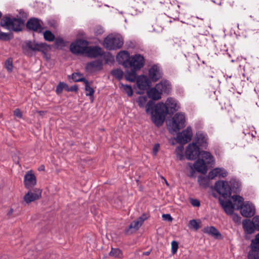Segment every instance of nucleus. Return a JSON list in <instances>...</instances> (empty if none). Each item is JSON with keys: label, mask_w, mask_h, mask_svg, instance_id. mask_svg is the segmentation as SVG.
<instances>
[{"label": "nucleus", "mask_w": 259, "mask_h": 259, "mask_svg": "<svg viewBox=\"0 0 259 259\" xmlns=\"http://www.w3.org/2000/svg\"><path fill=\"white\" fill-rule=\"evenodd\" d=\"M179 109V106L177 101L169 98L165 104L159 102L155 106L154 110L151 111L152 120L156 125L160 126L163 123L168 113H172Z\"/></svg>", "instance_id": "1"}, {"label": "nucleus", "mask_w": 259, "mask_h": 259, "mask_svg": "<svg viewBox=\"0 0 259 259\" xmlns=\"http://www.w3.org/2000/svg\"><path fill=\"white\" fill-rule=\"evenodd\" d=\"M1 25L9 30L19 31L24 26V21L20 18L5 16L1 20Z\"/></svg>", "instance_id": "2"}, {"label": "nucleus", "mask_w": 259, "mask_h": 259, "mask_svg": "<svg viewBox=\"0 0 259 259\" xmlns=\"http://www.w3.org/2000/svg\"><path fill=\"white\" fill-rule=\"evenodd\" d=\"M166 123L169 132H177L185 126V116L181 112L177 113Z\"/></svg>", "instance_id": "3"}, {"label": "nucleus", "mask_w": 259, "mask_h": 259, "mask_svg": "<svg viewBox=\"0 0 259 259\" xmlns=\"http://www.w3.org/2000/svg\"><path fill=\"white\" fill-rule=\"evenodd\" d=\"M123 45V39L119 34H109L105 38L103 45L109 50L119 49Z\"/></svg>", "instance_id": "4"}, {"label": "nucleus", "mask_w": 259, "mask_h": 259, "mask_svg": "<svg viewBox=\"0 0 259 259\" xmlns=\"http://www.w3.org/2000/svg\"><path fill=\"white\" fill-rule=\"evenodd\" d=\"M215 189L224 198L229 197L231 194V188L228 182L219 181L215 184Z\"/></svg>", "instance_id": "5"}, {"label": "nucleus", "mask_w": 259, "mask_h": 259, "mask_svg": "<svg viewBox=\"0 0 259 259\" xmlns=\"http://www.w3.org/2000/svg\"><path fill=\"white\" fill-rule=\"evenodd\" d=\"M88 45L87 40L78 39L70 45V50L74 54H84Z\"/></svg>", "instance_id": "6"}, {"label": "nucleus", "mask_w": 259, "mask_h": 259, "mask_svg": "<svg viewBox=\"0 0 259 259\" xmlns=\"http://www.w3.org/2000/svg\"><path fill=\"white\" fill-rule=\"evenodd\" d=\"M148 218V216L147 214H143L142 216L131 223L128 227L125 230V233L129 234L137 231Z\"/></svg>", "instance_id": "7"}, {"label": "nucleus", "mask_w": 259, "mask_h": 259, "mask_svg": "<svg viewBox=\"0 0 259 259\" xmlns=\"http://www.w3.org/2000/svg\"><path fill=\"white\" fill-rule=\"evenodd\" d=\"M144 65V58L139 54H136L130 57L128 63V67L136 70L140 69Z\"/></svg>", "instance_id": "8"}, {"label": "nucleus", "mask_w": 259, "mask_h": 259, "mask_svg": "<svg viewBox=\"0 0 259 259\" xmlns=\"http://www.w3.org/2000/svg\"><path fill=\"white\" fill-rule=\"evenodd\" d=\"M240 210L241 215L246 218L251 217L255 213V206L249 201L244 202Z\"/></svg>", "instance_id": "9"}, {"label": "nucleus", "mask_w": 259, "mask_h": 259, "mask_svg": "<svg viewBox=\"0 0 259 259\" xmlns=\"http://www.w3.org/2000/svg\"><path fill=\"white\" fill-rule=\"evenodd\" d=\"M251 250L248 255V259H259V233L256 235L255 239L251 243Z\"/></svg>", "instance_id": "10"}, {"label": "nucleus", "mask_w": 259, "mask_h": 259, "mask_svg": "<svg viewBox=\"0 0 259 259\" xmlns=\"http://www.w3.org/2000/svg\"><path fill=\"white\" fill-rule=\"evenodd\" d=\"M192 137V128L191 127L188 126L185 130L177 135L176 141L180 144H186L191 140Z\"/></svg>", "instance_id": "11"}, {"label": "nucleus", "mask_w": 259, "mask_h": 259, "mask_svg": "<svg viewBox=\"0 0 259 259\" xmlns=\"http://www.w3.org/2000/svg\"><path fill=\"white\" fill-rule=\"evenodd\" d=\"M148 98L146 96H140L136 100L140 108H146V111L149 113L153 109H154V102L150 100L147 102Z\"/></svg>", "instance_id": "12"}, {"label": "nucleus", "mask_w": 259, "mask_h": 259, "mask_svg": "<svg viewBox=\"0 0 259 259\" xmlns=\"http://www.w3.org/2000/svg\"><path fill=\"white\" fill-rule=\"evenodd\" d=\"M200 152L199 147L196 144L192 143L187 146L185 154L188 159L193 160L199 156Z\"/></svg>", "instance_id": "13"}, {"label": "nucleus", "mask_w": 259, "mask_h": 259, "mask_svg": "<svg viewBox=\"0 0 259 259\" xmlns=\"http://www.w3.org/2000/svg\"><path fill=\"white\" fill-rule=\"evenodd\" d=\"M27 47L30 50L34 51H39L46 53L50 49V47L46 43H37L35 42L28 41L26 44Z\"/></svg>", "instance_id": "14"}, {"label": "nucleus", "mask_w": 259, "mask_h": 259, "mask_svg": "<svg viewBox=\"0 0 259 259\" xmlns=\"http://www.w3.org/2000/svg\"><path fill=\"white\" fill-rule=\"evenodd\" d=\"M42 22L37 18H31L27 22V27L35 31L41 32L43 30Z\"/></svg>", "instance_id": "15"}, {"label": "nucleus", "mask_w": 259, "mask_h": 259, "mask_svg": "<svg viewBox=\"0 0 259 259\" xmlns=\"http://www.w3.org/2000/svg\"><path fill=\"white\" fill-rule=\"evenodd\" d=\"M41 190L40 189H34L33 191H29L24 196V200L27 203H29L36 200L39 199L41 197Z\"/></svg>", "instance_id": "16"}, {"label": "nucleus", "mask_w": 259, "mask_h": 259, "mask_svg": "<svg viewBox=\"0 0 259 259\" xmlns=\"http://www.w3.org/2000/svg\"><path fill=\"white\" fill-rule=\"evenodd\" d=\"M129 53L125 51H121L116 56L117 61L125 67H128V63L130 59Z\"/></svg>", "instance_id": "17"}, {"label": "nucleus", "mask_w": 259, "mask_h": 259, "mask_svg": "<svg viewBox=\"0 0 259 259\" xmlns=\"http://www.w3.org/2000/svg\"><path fill=\"white\" fill-rule=\"evenodd\" d=\"M150 78L153 81H156L162 77V72L159 67L154 65L151 67L149 71Z\"/></svg>", "instance_id": "18"}, {"label": "nucleus", "mask_w": 259, "mask_h": 259, "mask_svg": "<svg viewBox=\"0 0 259 259\" xmlns=\"http://www.w3.org/2000/svg\"><path fill=\"white\" fill-rule=\"evenodd\" d=\"M102 66V61L97 60L88 63L86 65V69L89 72H93L101 70Z\"/></svg>", "instance_id": "19"}, {"label": "nucleus", "mask_w": 259, "mask_h": 259, "mask_svg": "<svg viewBox=\"0 0 259 259\" xmlns=\"http://www.w3.org/2000/svg\"><path fill=\"white\" fill-rule=\"evenodd\" d=\"M151 82L149 78L145 75L139 76L137 79V85L141 90H145L150 85Z\"/></svg>", "instance_id": "20"}, {"label": "nucleus", "mask_w": 259, "mask_h": 259, "mask_svg": "<svg viewBox=\"0 0 259 259\" xmlns=\"http://www.w3.org/2000/svg\"><path fill=\"white\" fill-rule=\"evenodd\" d=\"M101 53L102 50L100 48L96 46L88 47V46H87L84 54L90 58H95L101 55Z\"/></svg>", "instance_id": "21"}, {"label": "nucleus", "mask_w": 259, "mask_h": 259, "mask_svg": "<svg viewBox=\"0 0 259 259\" xmlns=\"http://www.w3.org/2000/svg\"><path fill=\"white\" fill-rule=\"evenodd\" d=\"M228 175L227 171L223 168L217 167L211 170L208 174V177L211 179L215 177H226Z\"/></svg>", "instance_id": "22"}, {"label": "nucleus", "mask_w": 259, "mask_h": 259, "mask_svg": "<svg viewBox=\"0 0 259 259\" xmlns=\"http://www.w3.org/2000/svg\"><path fill=\"white\" fill-rule=\"evenodd\" d=\"M242 225L245 232L247 234H252L256 230L253 220H245L242 222Z\"/></svg>", "instance_id": "23"}, {"label": "nucleus", "mask_w": 259, "mask_h": 259, "mask_svg": "<svg viewBox=\"0 0 259 259\" xmlns=\"http://www.w3.org/2000/svg\"><path fill=\"white\" fill-rule=\"evenodd\" d=\"M156 85L161 94H168L171 90V85L167 80H162Z\"/></svg>", "instance_id": "24"}, {"label": "nucleus", "mask_w": 259, "mask_h": 259, "mask_svg": "<svg viewBox=\"0 0 259 259\" xmlns=\"http://www.w3.org/2000/svg\"><path fill=\"white\" fill-rule=\"evenodd\" d=\"M24 183L27 188H30L36 184V178L32 173L28 172L24 177Z\"/></svg>", "instance_id": "25"}, {"label": "nucleus", "mask_w": 259, "mask_h": 259, "mask_svg": "<svg viewBox=\"0 0 259 259\" xmlns=\"http://www.w3.org/2000/svg\"><path fill=\"white\" fill-rule=\"evenodd\" d=\"M194 168L198 172L205 174L207 170L206 163L200 159H198L193 165Z\"/></svg>", "instance_id": "26"}, {"label": "nucleus", "mask_w": 259, "mask_h": 259, "mask_svg": "<svg viewBox=\"0 0 259 259\" xmlns=\"http://www.w3.org/2000/svg\"><path fill=\"white\" fill-rule=\"evenodd\" d=\"M220 202L227 214L231 215L233 214L234 206H233V203L231 201L222 200L220 199Z\"/></svg>", "instance_id": "27"}, {"label": "nucleus", "mask_w": 259, "mask_h": 259, "mask_svg": "<svg viewBox=\"0 0 259 259\" xmlns=\"http://www.w3.org/2000/svg\"><path fill=\"white\" fill-rule=\"evenodd\" d=\"M161 93L156 88V85L154 88L150 89L147 91L148 97L154 100H158L161 98Z\"/></svg>", "instance_id": "28"}, {"label": "nucleus", "mask_w": 259, "mask_h": 259, "mask_svg": "<svg viewBox=\"0 0 259 259\" xmlns=\"http://www.w3.org/2000/svg\"><path fill=\"white\" fill-rule=\"evenodd\" d=\"M203 232L210 235L215 238H221L222 235L218 229L213 226L206 227L204 228Z\"/></svg>", "instance_id": "29"}, {"label": "nucleus", "mask_w": 259, "mask_h": 259, "mask_svg": "<svg viewBox=\"0 0 259 259\" xmlns=\"http://www.w3.org/2000/svg\"><path fill=\"white\" fill-rule=\"evenodd\" d=\"M200 159L205 161L206 164H213L214 162V158L211 154L207 151H202L200 152L199 155Z\"/></svg>", "instance_id": "30"}, {"label": "nucleus", "mask_w": 259, "mask_h": 259, "mask_svg": "<svg viewBox=\"0 0 259 259\" xmlns=\"http://www.w3.org/2000/svg\"><path fill=\"white\" fill-rule=\"evenodd\" d=\"M195 139L197 143L200 146L205 147L206 146L207 137V136L202 133L198 132L196 135Z\"/></svg>", "instance_id": "31"}, {"label": "nucleus", "mask_w": 259, "mask_h": 259, "mask_svg": "<svg viewBox=\"0 0 259 259\" xmlns=\"http://www.w3.org/2000/svg\"><path fill=\"white\" fill-rule=\"evenodd\" d=\"M232 199L233 201V205L234 206V208L237 210L240 209L244 202L243 198L238 195H234L232 196Z\"/></svg>", "instance_id": "32"}, {"label": "nucleus", "mask_w": 259, "mask_h": 259, "mask_svg": "<svg viewBox=\"0 0 259 259\" xmlns=\"http://www.w3.org/2000/svg\"><path fill=\"white\" fill-rule=\"evenodd\" d=\"M119 88L123 93L126 94L128 97L133 96V90L131 85L124 84L120 82L119 84Z\"/></svg>", "instance_id": "33"}, {"label": "nucleus", "mask_w": 259, "mask_h": 259, "mask_svg": "<svg viewBox=\"0 0 259 259\" xmlns=\"http://www.w3.org/2000/svg\"><path fill=\"white\" fill-rule=\"evenodd\" d=\"M138 70L131 68V71H127L125 74V78L130 82H135L137 77L136 71Z\"/></svg>", "instance_id": "34"}, {"label": "nucleus", "mask_w": 259, "mask_h": 259, "mask_svg": "<svg viewBox=\"0 0 259 259\" xmlns=\"http://www.w3.org/2000/svg\"><path fill=\"white\" fill-rule=\"evenodd\" d=\"M209 179H211L208 176V177L200 176L198 178V182L201 187L207 188L209 186Z\"/></svg>", "instance_id": "35"}, {"label": "nucleus", "mask_w": 259, "mask_h": 259, "mask_svg": "<svg viewBox=\"0 0 259 259\" xmlns=\"http://www.w3.org/2000/svg\"><path fill=\"white\" fill-rule=\"evenodd\" d=\"M85 90L86 91V96H90L91 101L93 102L94 100L93 95L95 92L94 89L89 85V82L87 80L85 82Z\"/></svg>", "instance_id": "36"}, {"label": "nucleus", "mask_w": 259, "mask_h": 259, "mask_svg": "<svg viewBox=\"0 0 259 259\" xmlns=\"http://www.w3.org/2000/svg\"><path fill=\"white\" fill-rule=\"evenodd\" d=\"M111 74L118 80L122 78L123 72L120 69H115L111 71Z\"/></svg>", "instance_id": "37"}, {"label": "nucleus", "mask_w": 259, "mask_h": 259, "mask_svg": "<svg viewBox=\"0 0 259 259\" xmlns=\"http://www.w3.org/2000/svg\"><path fill=\"white\" fill-rule=\"evenodd\" d=\"M231 187V190H237L240 187L241 184L238 181L232 179L230 182H228Z\"/></svg>", "instance_id": "38"}, {"label": "nucleus", "mask_w": 259, "mask_h": 259, "mask_svg": "<svg viewBox=\"0 0 259 259\" xmlns=\"http://www.w3.org/2000/svg\"><path fill=\"white\" fill-rule=\"evenodd\" d=\"M110 255L114 257L121 258L122 256L121 251L118 248H112Z\"/></svg>", "instance_id": "39"}, {"label": "nucleus", "mask_w": 259, "mask_h": 259, "mask_svg": "<svg viewBox=\"0 0 259 259\" xmlns=\"http://www.w3.org/2000/svg\"><path fill=\"white\" fill-rule=\"evenodd\" d=\"M44 36L45 40L49 41H52L55 39L54 35L49 30H47L44 33Z\"/></svg>", "instance_id": "40"}, {"label": "nucleus", "mask_w": 259, "mask_h": 259, "mask_svg": "<svg viewBox=\"0 0 259 259\" xmlns=\"http://www.w3.org/2000/svg\"><path fill=\"white\" fill-rule=\"evenodd\" d=\"M183 150L184 147L183 146H180L177 147L176 149V154L177 155V157L180 160H182L184 158Z\"/></svg>", "instance_id": "41"}, {"label": "nucleus", "mask_w": 259, "mask_h": 259, "mask_svg": "<svg viewBox=\"0 0 259 259\" xmlns=\"http://www.w3.org/2000/svg\"><path fill=\"white\" fill-rule=\"evenodd\" d=\"M72 78L74 81H83L85 82V79L83 78V75L79 73H74L72 74Z\"/></svg>", "instance_id": "42"}, {"label": "nucleus", "mask_w": 259, "mask_h": 259, "mask_svg": "<svg viewBox=\"0 0 259 259\" xmlns=\"http://www.w3.org/2000/svg\"><path fill=\"white\" fill-rule=\"evenodd\" d=\"M68 86L66 83L64 82H60L56 87V92L57 94H60L62 93L63 89L67 90Z\"/></svg>", "instance_id": "43"}, {"label": "nucleus", "mask_w": 259, "mask_h": 259, "mask_svg": "<svg viewBox=\"0 0 259 259\" xmlns=\"http://www.w3.org/2000/svg\"><path fill=\"white\" fill-rule=\"evenodd\" d=\"M189 227L190 228L194 229L195 230H197L200 228L199 223L195 220L190 221Z\"/></svg>", "instance_id": "44"}, {"label": "nucleus", "mask_w": 259, "mask_h": 259, "mask_svg": "<svg viewBox=\"0 0 259 259\" xmlns=\"http://www.w3.org/2000/svg\"><path fill=\"white\" fill-rule=\"evenodd\" d=\"M104 32L103 28L100 26H96L94 28V33L96 36L102 35Z\"/></svg>", "instance_id": "45"}, {"label": "nucleus", "mask_w": 259, "mask_h": 259, "mask_svg": "<svg viewBox=\"0 0 259 259\" xmlns=\"http://www.w3.org/2000/svg\"><path fill=\"white\" fill-rule=\"evenodd\" d=\"M171 253L174 254H175L178 249V243L176 241H172L171 243Z\"/></svg>", "instance_id": "46"}, {"label": "nucleus", "mask_w": 259, "mask_h": 259, "mask_svg": "<svg viewBox=\"0 0 259 259\" xmlns=\"http://www.w3.org/2000/svg\"><path fill=\"white\" fill-rule=\"evenodd\" d=\"M55 46L57 47H62L64 46V42L62 38H57L55 41Z\"/></svg>", "instance_id": "47"}, {"label": "nucleus", "mask_w": 259, "mask_h": 259, "mask_svg": "<svg viewBox=\"0 0 259 259\" xmlns=\"http://www.w3.org/2000/svg\"><path fill=\"white\" fill-rule=\"evenodd\" d=\"M5 66L8 71H9V72L12 71V69H13L12 62L10 60H8L6 62Z\"/></svg>", "instance_id": "48"}, {"label": "nucleus", "mask_w": 259, "mask_h": 259, "mask_svg": "<svg viewBox=\"0 0 259 259\" xmlns=\"http://www.w3.org/2000/svg\"><path fill=\"white\" fill-rule=\"evenodd\" d=\"M254 224L255 225V226L256 227V229L258 231H259V215L255 216L252 219Z\"/></svg>", "instance_id": "49"}, {"label": "nucleus", "mask_w": 259, "mask_h": 259, "mask_svg": "<svg viewBox=\"0 0 259 259\" xmlns=\"http://www.w3.org/2000/svg\"><path fill=\"white\" fill-rule=\"evenodd\" d=\"M232 219L235 223H239L241 221V217L237 214H232Z\"/></svg>", "instance_id": "50"}, {"label": "nucleus", "mask_w": 259, "mask_h": 259, "mask_svg": "<svg viewBox=\"0 0 259 259\" xmlns=\"http://www.w3.org/2000/svg\"><path fill=\"white\" fill-rule=\"evenodd\" d=\"M14 114L16 117H18L19 118L22 117V114L19 109H16V110H14Z\"/></svg>", "instance_id": "51"}, {"label": "nucleus", "mask_w": 259, "mask_h": 259, "mask_svg": "<svg viewBox=\"0 0 259 259\" xmlns=\"http://www.w3.org/2000/svg\"><path fill=\"white\" fill-rule=\"evenodd\" d=\"M162 218L165 221H171L172 220V218L169 214H163Z\"/></svg>", "instance_id": "52"}, {"label": "nucleus", "mask_w": 259, "mask_h": 259, "mask_svg": "<svg viewBox=\"0 0 259 259\" xmlns=\"http://www.w3.org/2000/svg\"><path fill=\"white\" fill-rule=\"evenodd\" d=\"M8 38V34L6 33L0 32V39L3 40H6Z\"/></svg>", "instance_id": "53"}, {"label": "nucleus", "mask_w": 259, "mask_h": 259, "mask_svg": "<svg viewBox=\"0 0 259 259\" xmlns=\"http://www.w3.org/2000/svg\"><path fill=\"white\" fill-rule=\"evenodd\" d=\"M159 144H156L154 145L153 148V154L154 155H156L157 152L159 150Z\"/></svg>", "instance_id": "54"}, {"label": "nucleus", "mask_w": 259, "mask_h": 259, "mask_svg": "<svg viewBox=\"0 0 259 259\" xmlns=\"http://www.w3.org/2000/svg\"><path fill=\"white\" fill-rule=\"evenodd\" d=\"M191 204L194 206H199L200 202L197 199H192L191 200Z\"/></svg>", "instance_id": "55"}, {"label": "nucleus", "mask_w": 259, "mask_h": 259, "mask_svg": "<svg viewBox=\"0 0 259 259\" xmlns=\"http://www.w3.org/2000/svg\"><path fill=\"white\" fill-rule=\"evenodd\" d=\"M191 171L190 174V177H193L194 176L195 171L193 169L192 166H191Z\"/></svg>", "instance_id": "56"}, {"label": "nucleus", "mask_w": 259, "mask_h": 259, "mask_svg": "<svg viewBox=\"0 0 259 259\" xmlns=\"http://www.w3.org/2000/svg\"><path fill=\"white\" fill-rule=\"evenodd\" d=\"M13 209L11 208V209L9 210V211H8V214L9 215H11V214H12V213H13Z\"/></svg>", "instance_id": "57"}, {"label": "nucleus", "mask_w": 259, "mask_h": 259, "mask_svg": "<svg viewBox=\"0 0 259 259\" xmlns=\"http://www.w3.org/2000/svg\"><path fill=\"white\" fill-rule=\"evenodd\" d=\"M149 254H150L149 251L144 252L143 253V254L146 255H148Z\"/></svg>", "instance_id": "58"}, {"label": "nucleus", "mask_w": 259, "mask_h": 259, "mask_svg": "<svg viewBox=\"0 0 259 259\" xmlns=\"http://www.w3.org/2000/svg\"><path fill=\"white\" fill-rule=\"evenodd\" d=\"M44 166L43 165L41 166L39 168V170H42L44 169Z\"/></svg>", "instance_id": "59"}, {"label": "nucleus", "mask_w": 259, "mask_h": 259, "mask_svg": "<svg viewBox=\"0 0 259 259\" xmlns=\"http://www.w3.org/2000/svg\"><path fill=\"white\" fill-rule=\"evenodd\" d=\"M163 179H164V181H165V184H166L167 186H168V184L167 182L166 181V180L165 179H164L163 178Z\"/></svg>", "instance_id": "60"}, {"label": "nucleus", "mask_w": 259, "mask_h": 259, "mask_svg": "<svg viewBox=\"0 0 259 259\" xmlns=\"http://www.w3.org/2000/svg\"><path fill=\"white\" fill-rule=\"evenodd\" d=\"M1 16H2V13H1V12H0V18L1 17Z\"/></svg>", "instance_id": "61"}, {"label": "nucleus", "mask_w": 259, "mask_h": 259, "mask_svg": "<svg viewBox=\"0 0 259 259\" xmlns=\"http://www.w3.org/2000/svg\"><path fill=\"white\" fill-rule=\"evenodd\" d=\"M239 24H237V27H238V28H239Z\"/></svg>", "instance_id": "62"}, {"label": "nucleus", "mask_w": 259, "mask_h": 259, "mask_svg": "<svg viewBox=\"0 0 259 259\" xmlns=\"http://www.w3.org/2000/svg\"><path fill=\"white\" fill-rule=\"evenodd\" d=\"M258 258H259V256H258Z\"/></svg>", "instance_id": "63"}]
</instances>
